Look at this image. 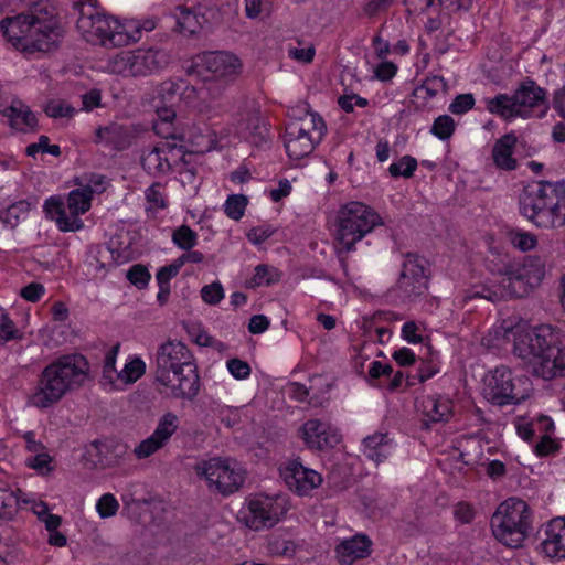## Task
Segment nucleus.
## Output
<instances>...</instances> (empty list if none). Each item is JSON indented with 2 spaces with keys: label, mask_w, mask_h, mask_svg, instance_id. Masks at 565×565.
Returning a JSON list of instances; mask_svg holds the SVG:
<instances>
[{
  "label": "nucleus",
  "mask_w": 565,
  "mask_h": 565,
  "mask_svg": "<svg viewBox=\"0 0 565 565\" xmlns=\"http://www.w3.org/2000/svg\"><path fill=\"white\" fill-rule=\"evenodd\" d=\"M0 30L8 43L25 53L57 47L64 33L56 9L47 1L36 2L26 14L6 17Z\"/></svg>",
  "instance_id": "1"
},
{
  "label": "nucleus",
  "mask_w": 565,
  "mask_h": 565,
  "mask_svg": "<svg viewBox=\"0 0 565 565\" xmlns=\"http://www.w3.org/2000/svg\"><path fill=\"white\" fill-rule=\"evenodd\" d=\"M513 353L536 377L550 381L565 376V344L548 324L515 333Z\"/></svg>",
  "instance_id": "2"
},
{
  "label": "nucleus",
  "mask_w": 565,
  "mask_h": 565,
  "mask_svg": "<svg viewBox=\"0 0 565 565\" xmlns=\"http://www.w3.org/2000/svg\"><path fill=\"white\" fill-rule=\"evenodd\" d=\"M88 362L82 354H66L47 364L39 374L28 396V404L47 409L70 392L83 386L88 377Z\"/></svg>",
  "instance_id": "3"
},
{
  "label": "nucleus",
  "mask_w": 565,
  "mask_h": 565,
  "mask_svg": "<svg viewBox=\"0 0 565 565\" xmlns=\"http://www.w3.org/2000/svg\"><path fill=\"white\" fill-rule=\"evenodd\" d=\"M156 381L169 390L171 396L193 399L200 390V377L194 358L181 341L162 343L156 356Z\"/></svg>",
  "instance_id": "4"
},
{
  "label": "nucleus",
  "mask_w": 565,
  "mask_h": 565,
  "mask_svg": "<svg viewBox=\"0 0 565 565\" xmlns=\"http://www.w3.org/2000/svg\"><path fill=\"white\" fill-rule=\"evenodd\" d=\"M382 225V217L371 206L352 201L337 212L334 241L339 253L355 250V244Z\"/></svg>",
  "instance_id": "5"
},
{
  "label": "nucleus",
  "mask_w": 565,
  "mask_h": 565,
  "mask_svg": "<svg viewBox=\"0 0 565 565\" xmlns=\"http://www.w3.org/2000/svg\"><path fill=\"white\" fill-rule=\"evenodd\" d=\"M558 182L540 181L523 189L519 210L527 221L541 228L564 226L557 201Z\"/></svg>",
  "instance_id": "6"
},
{
  "label": "nucleus",
  "mask_w": 565,
  "mask_h": 565,
  "mask_svg": "<svg viewBox=\"0 0 565 565\" xmlns=\"http://www.w3.org/2000/svg\"><path fill=\"white\" fill-rule=\"evenodd\" d=\"M77 29L87 42L104 46H125L138 41L137 25L120 23L97 7H87L77 19Z\"/></svg>",
  "instance_id": "7"
},
{
  "label": "nucleus",
  "mask_w": 565,
  "mask_h": 565,
  "mask_svg": "<svg viewBox=\"0 0 565 565\" xmlns=\"http://www.w3.org/2000/svg\"><path fill=\"white\" fill-rule=\"evenodd\" d=\"M533 512L521 499L510 498L503 501L491 518L494 537L505 546H522L532 530Z\"/></svg>",
  "instance_id": "8"
},
{
  "label": "nucleus",
  "mask_w": 565,
  "mask_h": 565,
  "mask_svg": "<svg viewBox=\"0 0 565 565\" xmlns=\"http://www.w3.org/2000/svg\"><path fill=\"white\" fill-rule=\"evenodd\" d=\"M326 130L323 119L316 113H307L303 117L289 121L284 136L288 157L299 160L309 156L324 137Z\"/></svg>",
  "instance_id": "9"
},
{
  "label": "nucleus",
  "mask_w": 565,
  "mask_h": 565,
  "mask_svg": "<svg viewBox=\"0 0 565 565\" xmlns=\"http://www.w3.org/2000/svg\"><path fill=\"white\" fill-rule=\"evenodd\" d=\"M93 191L89 185H78L72 190L66 200L68 213L65 210V203L61 196H50L44 202V212L54 220L58 228L63 232H75L83 228L84 223L79 218L92 206Z\"/></svg>",
  "instance_id": "10"
},
{
  "label": "nucleus",
  "mask_w": 565,
  "mask_h": 565,
  "mask_svg": "<svg viewBox=\"0 0 565 565\" xmlns=\"http://www.w3.org/2000/svg\"><path fill=\"white\" fill-rule=\"evenodd\" d=\"M194 470L199 477L205 479L210 490L224 495L237 491L245 479V470L230 458L202 460L195 465Z\"/></svg>",
  "instance_id": "11"
},
{
  "label": "nucleus",
  "mask_w": 565,
  "mask_h": 565,
  "mask_svg": "<svg viewBox=\"0 0 565 565\" xmlns=\"http://www.w3.org/2000/svg\"><path fill=\"white\" fill-rule=\"evenodd\" d=\"M287 511L286 495L254 494L247 500L246 525L255 531L271 527L284 518Z\"/></svg>",
  "instance_id": "12"
},
{
  "label": "nucleus",
  "mask_w": 565,
  "mask_h": 565,
  "mask_svg": "<svg viewBox=\"0 0 565 565\" xmlns=\"http://www.w3.org/2000/svg\"><path fill=\"white\" fill-rule=\"evenodd\" d=\"M162 54L152 49L121 51L108 60L110 73L124 77L147 76L159 70Z\"/></svg>",
  "instance_id": "13"
},
{
  "label": "nucleus",
  "mask_w": 565,
  "mask_h": 565,
  "mask_svg": "<svg viewBox=\"0 0 565 565\" xmlns=\"http://www.w3.org/2000/svg\"><path fill=\"white\" fill-rule=\"evenodd\" d=\"M399 296L413 301L428 289V267L424 258L407 254L402 263V270L396 284Z\"/></svg>",
  "instance_id": "14"
},
{
  "label": "nucleus",
  "mask_w": 565,
  "mask_h": 565,
  "mask_svg": "<svg viewBox=\"0 0 565 565\" xmlns=\"http://www.w3.org/2000/svg\"><path fill=\"white\" fill-rule=\"evenodd\" d=\"M484 396L499 406L518 404L526 398L527 390H520L512 371L501 365L486 379Z\"/></svg>",
  "instance_id": "15"
},
{
  "label": "nucleus",
  "mask_w": 565,
  "mask_h": 565,
  "mask_svg": "<svg viewBox=\"0 0 565 565\" xmlns=\"http://www.w3.org/2000/svg\"><path fill=\"white\" fill-rule=\"evenodd\" d=\"M513 96L520 118L533 117L535 109L541 107L543 109L539 117H543L548 108L546 89L531 78H525L514 90Z\"/></svg>",
  "instance_id": "16"
},
{
  "label": "nucleus",
  "mask_w": 565,
  "mask_h": 565,
  "mask_svg": "<svg viewBox=\"0 0 565 565\" xmlns=\"http://www.w3.org/2000/svg\"><path fill=\"white\" fill-rule=\"evenodd\" d=\"M280 476L287 487L298 495H307L322 483V476L298 460H291L280 468Z\"/></svg>",
  "instance_id": "17"
},
{
  "label": "nucleus",
  "mask_w": 565,
  "mask_h": 565,
  "mask_svg": "<svg viewBox=\"0 0 565 565\" xmlns=\"http://www.w3.org/2000/svg\"><path fill=\"white\" fill-rule=\"evenodd\" d=\"M300 436L308 448L316 450L334 448L341 441L335 427L317 418L308 419L301 426Z\"/></svg>",
  "instance_id": "18"
},
{
  "label": "nucleus",
  "mask_w": 565,
  "mask_h": 565,
  "mask_svg": "<svg viewBox=\"0 0 565 565\" xmlns=\"http://www.w3.org/2000/svg\"><path fill=\"white\" fill-rule=\"evenodd\" d=\"M201 64L213 77L225 82L236 77L243 67L242 61L235 54L224 51L204 53Z\"/></svg>",
  "instance_id": "19"
},
{
  "label": "nucleus",
  "mask_w": 565,
  "mask_h": 565,
  "mask_svg": "<svg viewBox=\"0 0 565 565\" xmlns=\"http://www.w3.org/2000/svg\"><path fill=\"white\" fill-rule=\"evenodd\" d=\"M136 139L132 126L110 122L95 130L94 142L115 151L128 149Z\"/></svg>",
  "instance_id": "20"
},
{
  "label": "nucleus",
  "mask_w": 565,
  "mask_h": 565,
  "mask_svg": "<svg viewBox=\"0 0 565 565\" xmlns=\"http://www.w3.org/2000/svg\"><path fill=\"white\" fill-rule=\"evenodd\" d=\"M416 409L426 427L430 424L447 422L452 415V401L447 396L423 395L416 399Z\"/></svg>",
  "instance_id": "21"
},
{
  "label": "nucleus",
  "mask_w": 565,
  "mask_h": 565,
  "mask_svg": "<svg viewBox=\"0 0 565 565\" xmlns=\"http://www.w3.org/2000/svg\"><path fill=\"white\" fill-rule=\"evenodd\" d=\"M542 552L550 558L565 559V516L552 519L545 526Z\"/></svg>",
  "instance_id": "22"
},
{
  "label": "nucleus",
  "mask_w": 565,
  "mask_h": 565,
  "mask_svg": "<svg viewBox=\"0 0 565 565\" xmlns=\"http://www.w3.org/2000/svg\"><path fill=\"white\" fill-rule=\"evenodd\" d=\"M177 150L175 145L169 141L147 148L141 156V164L143 169L152 175L164 174L171 170L170 157Z\"/></svg>",
  "instance_id": "23"
},
{
  "label": "nucleus",
  "mask_w": 565,
  "mask_h": 565,
  "mask_svg": "<svg viewBox=\"0 0 565 565\" xmlns=\"http://www.w3.org/2000/svg\"><path fill=\"white\" fill-rule=\"evenodd\" d=\"M372 541L365 534H356L341 541L335 547L337 558L342 565H352L355 561L371 554Z\"/></svg>",
  "instance_id": "24"
},
{
  "label": "nucleus",
  "mask_w": 565,
  "mask_h": 565,
  "mask_svg": "<svg viewBox=\"0 0 565 565\" xmlns=\"http://www.w3.org/2000/svg\"><path fill=\"white\" fill-rule=\"evenodd\" d=\"M265 127L260 125V116L254 103L246 105L244 110L236 114L235 131L241 138L256 142L265 138Z\"/></svg>",
  "instance_id": "25"
},
{
  "label": "nucleus",
  "mask_w": 565,
  "mask_h": 565,
  "mask_svg": "<svg viewBox=\"0 0 565 565\" xmlns=\"http://www.w3.org/2000/svg\"><path fill=\"white\" fill-rule=\"evenodd\" d=\"M516 141L514 132L505 134L495 140L491 152L495 168L503 171H513L518 168V160L513 156Z\"/></svg>",
  "instance_id": "26"
},
{
  "label": "nucleus",
  "mask_w": 565,
  "mask_h": 565,
  "mask_svg": "<svg viewBox=\"0 0 565 565\" xmlns=\"http://www.w3.org/2000/svg\"><path fill=\"white\" fill-rule=\"evenodd\" d=\"M446 89L447 83L444 77L438 75L429 76L419 87L415 88L413 98L411 99V105L415 110H429L431 109V106H428L426 99H430L439 94H444L446 93Z\"/></svg>",
  "instance_id": "27"
},
{
  "label": "nucleus",
  "mask_w": 565,
  "mask_h": 565,
  "mask_svg": "<svg viewBox=\"0 0 565 565\" xmlns=\"http://www.w3.org/2000/svg\"><path fill=\"white\" fill-rule=\"evenodd\" d=\"M2 113L15 130L25 132L36 126L35 115L20 100H13Z\"/></svg>",
  "instance_id": "28"
},
{
  "label": "nucleus",
  "mask_w": 565,
  "mask_h": 565,
  "mask_svg": "<svg viewBox=\"0 0 565 565\" xmlns=\"http://www.w3.org/2000/svg\"><path fill=\"white\" fill-rule=\"evenodd\" d=\"M363 454L376 463L386 459L392 451V439L387 434L376 433L363 440Z\"/></svg>",
  "instance_id": "29"
},
{
  "label": "nucleus",
  "mask_w": 565,
  "mask_h": 565,
  "mask_svg": "<svg viewBox=\"0 0 565 565\" xmlns=\"http://www.w3.org/2000/svg\"><path fill=\"white\" fill-rule=\"evenodd\" d=\"M502 300L507 298H521L533 288L519 270L510 271L499 280Z\"/></svg>",
  "instance_id": "30"
},
{
  "label": "nucleus",
  "mask_w": 565,
  "mask_h": 565,
  "mask_svg": "<svg viewBox=\"0 0 565 565\" xmlns=\"http://www.w3.org/2000/svg\"><path fill=\"white\" fill-rule=\"evenodd\" d=\"M20 493L19 488L13 487L0 475V518L8 520L13 518L21 501Z\"/></svg>",
  "instance_id": "31"
},
{
  "label": "nucleus",
  "mask_w": 565,
  "mask_h": 565,
  "mask_svg": "<svg viewBox=\"0 0 565 565\" xmlns=\"http://www.w3.org/2000/svg\"><path fill=\"white\" fill-rule=\"evenodd\" d=\"M484 106L489 113L497 115L504 120H512L520 117L513 94H498L494 97L484 98Z\"/></svg>",
  "instance_id": "32"
},
{
  "label": "nucleus",
  "mask_w": 565,
  "mask_h": 565,
  "mask_svg": "<svg viewBox=\"0 0 565 565\" xmlns=\"http://www.w3.org/2000/svg\"><path fill=\"white\" fill-rule=\"evenodd\" d=\"M408 4L419 12H455L467 8L469 0H408Z\"/></svg>",
  "instance_id": "33"
},
{
  "label": "nucleus",
  "mask_w": 565,
  "mask_h": 565,
  "mask_svg": "<svg viewBox=\"0 0 565 565\" xmlns=\"http://www.w3.org/2000/svg\"><path fill=\"white\" fill-rule=\"evenodd\" d=\"M175 30L184 35L195 34L201 29L200 17L184 6H178L173 11Z\"/></svg>",
  "instance_id": "34"
},
{
  "label": "nucleus",
  "mask_w": 565,
  "mask_h": 565,
  "mask_svg": "<svg viewBox=\"0 0 565 565\" xmlns=\"http://www.w3.org/2000/svg\"><path fill=\"white\" fill-rule=\"evenodd\" d=\"M118 351L119 344L109 349L105 354L103 363L102 384L108 385L111 390H119L118 380H116V375L119 372L115 367Z\"/></svg>",
  "instance_id": "35"
},
{
  "label": "nucleus",
  "mask_w": 565,
  "mask_h": 565,
  "mask_svg": "<svg viewBox=\"0 0 565 565\" xmlns=\"http://www.w3.org/2000/svg\"><path fill=\"white\" fill-rule=\"evenodd\" d=\"M146 373V363L140 358L128 361L124 369L116 375L118 385H129L137 382Z\"/></svg>",
  "instance_id": "36"
},
{
  "label": "nucleus",
  "mask_w": 565,
  "mask_h": 565,
  "mask_svg": "<svg viewBox=\"0 0 565 565\" xmlns=\"http://www.w3.org/2000/svg\"><path fill=\"white\" fill-rule=\"evenodd\" d=\"M280 278L281 274L277 268L265 264L257 265L253 278L247 281V287L270 286L278 282Z\"/></svg>",
  "instance_id": "37"
},
{
  "label": "nucleus",
  "mask_w": 565,
  "mask_h": 565,
  "mask_svg": "<svg viewBox=\"0 0 565 565\" xmlns=\"http://www.w3.org/2000/svg\"><path fill=\"white\" fill-rule=\"evenodd\" d=\"M178 427V416L172 412H168L161 416L154 431L151 435L160 440L163 445H167L170 438L177 431Z\"/></svg>",
  "instance_id": "38"
},
{
  "label": "nucleus",
  "mask_w": 565,
  "mask_h": 565,
  "mask_svg": "<svg viewBox=\"0 0 565 565\" xmlns=\"http://www.w3.org/2000/svg\"><path fill=\"white\" fill-rule=\"evenodd\" d=\"M518 270L526 278L527 285L534 288L540 285L545 275V265L539 257H529Z\"/></svg>",
  "instance_id": "39"
},
{
  "label": "nucleus",
  "mask_w": 565,
  "mask_h": 565,
  "mask_svg": "<svg viewBox=\"0 0 565 565\" xmlns=\"http://www.w3.org/2000/svg\"><path fill=\"white\" fill-rule=\"evenodd\" d=\"M226 88V82L218 78H211L203 83L201 87L193 88L196 92L198 97L203 100H216L218 99Z\"/></svg>",
  "instance_id": "40"
},
{
  "label": "nucleus",
  "mask_w": 565,
  "mask_h": 565,
  "mask_svg": "<svg viewBox=\"0 0 565 565\" xmlns=\"http://www.w3.org/2000/svg\"><path fill=\"white\" fill-rule=\"evenodd\" d=\"M172 242L179 248L190 250L198 244V234L189 225H181L174 230Z\"/></svg>",
  "instance_id": "41"
},
{
  "label": "nucleus",
  "mask_w": 565,
  "mask_h": 565,
  "mask_svg": "<svg viewBox=\"0 0 565 565\" xmlns=\"http://www.w3.org/2000/svg\"><path fill=\"white\" fill-rule=\"evenodd\" d=\"M456 122L449 115L438 116L430 128V132L440 140H448L455 132Z\"/></svg>",
  "instance_id": "42"
},
{
  "label": "nucleus",
  "mask_w": 565,
  "mask_h": 565,
  "mask_svg": "<svg viewBox=\"0 0 565 565\" xmlns=\"http://www.w3.org/2000/svg\"><path fill=\"white\" fill-rule=\"evenodd\" d=\"M21 334L15 323L10 319L7 311L0 307V344L20 339Z\"/></svg>",
  "instance_id": "43"
},
{
  "label": "nucleus",
  "mask_w": 565,
  "mask_h": 565,
  "mask_svg": "<svg viewBox=\"0 0 565 565\" xmlns=\"http://www.w3.org/2000/svg\"><path fill=\"white\" fill-rule=\"evenodd\" d=\"M509 239L511 244L521 252L531 250L537 244V237L535 234L521 230L511 231L509 233Z\"/></svg>",
  "instance_id": "44"
},
{
  "label": "nucleus",
  "mask_w": 565,
  "mask_h": 565,
  "mask_svg": "<svg viewBox=\"0 0 565 565\" xmlns=\"http://www.w3.org/2000/svg\"><path fill=\"white\" fill-rule=\"evenodd\" d=\"M417 169V160L408 154L403 156L397 162H393L390 168V174L394 178H411Z\"/></svg>",
  "instance_id": "45"
},
{
  "label": "nucleus",
  "mask_w": 565,
  "mask_h": 565,
  "mask_svg": "<svg viewBox=\"0 0 565 565\" xmlns=\"http://www.w3.org/2000/svg\"><path fill=\"white\" fill-rule=\"evenodd\" d=\"M145 198L150 210L166 209L168 206L163 185L159 182H156L146 189Z\"/></svg>",
  "instance_id": "46"
},
{
  "label": "nucleus",
  "mask_w": 565,
  "mask_h": 565,
  "mask_svg": "<svg viewBox=\"0 0 565 565\" xmlns=\"http://www.w3.org/2000/svg\"><path fill=\"white\" fill-rule=\"evenodd\" d=\"M247 205V199L242 194L230 195L224 204L225 214L235 221L243 217Z\"/></svg>",
  "instance_id": "47"
},
{
  "label": "nucleus",
  "mask_w": 565,
  "mask_h": 565,
  "mask_svg": "<svg viewBox=\"0 0 565 565\" xmlns=\"http://www.w3.org/2000/svg\"><path fill=\"white\" fill-rule=\"evenodd\" d=\"M52 461L53 459L50 454L42 450L41 452L29 456L25 459V465L42 475H47L53 470Z\"/></svg>",
  "instance_id": "48"
},
{
  "label": "nucleus",
  "mask_w": 565,
  "mask_h": 565,
  "mask_svg": "<svg viewBox=\"0 0 565 565\" xmlns=\"http://www.w3.org/2000/svg\"><path fill=\"white\" fill-rule=\"evenodd\" d=\"M126 277L138 289L146 288L151 279L148 268L141 264L132 265L127 271Z\"/></svg>",
  "instance_id": "49"
},
{
  "label": "nucleus",
  "mask_w": 565,
  "mask_h": 565,
  "mask_svg": "<svg viewBox=\"0 0 565 565\" xmlns=\"http://www.w3.org/2000/svg\"><path fill=\"white\" fill-rule=\"evenodd\" d=\"M44 111L51 118H70L75 114V108L64 100H50Z\"/></svg>",
  "instance_id": "50"
},
{
  "label": "nucleus",
  "mask_w": 565,
  "mask_h": 565,
  "mask_svg": "<svg viewBox=\"0 0 565 565\" xmlns=\"http://www.w3.org/2000/svg\"><path fill=\"white\" fill-rule=\"evenodd\" d=\"M469 298H483L492 302H498L502 300V292L500 289L499 281L492 285H482L476 287Z\"/></svg>",
  "instance_id": "51"
},
{
  "label": "nucleus",
  "mask_w": 565,
  "mask_h": 565,
  "mask_svg": "<svg viewBox=\"0 0 565 565\" xmlns=\"http://www.w3.org/2000/svg\"><path fill=\"white\" fill-rule=\"evenodd\" d=\"M164 446L160 440L150 435L134 449V454L138 459H146Z\"/></svg>",
  "instance_id": "52"
},
{
  "label": "nucleus",
  "mask_w": 565,
  "mask_h": 565,
  "mask_svg": "<svg viewBox=\"0 0 565 565\" xmlns=\"http://www.w3.org/2000/svg\"><path fill=\"white\" fill-rule=\"evenodd\" d=\"M119 509L117 499L111 493L103 494L96 504V510L100 518L114 516Z\"/></svg>",
  "instance_id": "53"
},
{
  "label": "nucleus",
  "mask_w": 565,
  "mask_h": 565,
  "mask_svg": "<svg viewBox=\"0 0 565 565\" xmlns=\"http://www.w3.org/2000/svg\"><path fill=\"white\" fill-rule=\"evenodd\" d=\"M475 97L472 94H460L449 105V110L455 115H461L472 109Z\"/></svg>",
  "instance_id": "54"
},
{
  "label": "nucleus",
  "mask_w": 565,
  "mask_h": 565,
  "mask_svg": "<svg viewBox=\"0 0 565 565\" xmlns=\"http://www.w3.org/2000/svg\"><path fill=\"white\" fill-rule=\"evenodd\" d=\"M201 296L204 302L217 305L224 298V290L220 282H213L202 288Z\"/></svg>",
  "instance_id": "55"
},
{
  "label": "nucleus",
  "mask_w": 565,
  "mask_h": 565,
  "mask_svg": "<svg viewBox=\"0 0 565 565\" xmlns=\"http://www.w3.org/2000/svg\"><path fill=\"white\" fill-rule=\"evenodd\" d=\"M181 267L182 265L179 263L178 258L170 265L161 267L156 275L158 285L170 286V280L179 274Z\"/></svg>",
  "instance_id": "56"
},
{
  "label": "nucleus",
  "mask_w": 565,
  "mask_h": 565,
  "mask_svg": "<svg viewBox=\"0 0 565 565\" xmlns=\"http://www.w3.org/2000/svg\"><path fill=\"white\" fill-rule=\"evenodd\" d=\"M228 372L237 380H245L250 375V366L239 359H231L226 362Z\"/></svg>",
  "instance_id": "57"
},
{
  "label": "nucleus",
  "mask_w": 565,
  "mask_h": 565,
  "mask_svg": "<svg viewBox=\"0 0 565 565\" xmlns=\"http://www.w3.org/2000/svg\"><path fill=\"white\" fill-rule=\"evenodd\" d=\"M537 438L545 435H551L554 431V423L551 417L546 415H539L531 419Z\"/></svg>",
  "instance_id": "58"
},
{
  "label": "nucleus",
  "mask_w": 565,
  "mask_h": 565,
  "mask_svg": "<svg viewBox=\"0 0 565 565\" xmlns=\"http://www.w3.org/2000/svg\"><path fill=\"white\" fill-rule=\"evenodd\" d=\"M45 294V288L40 282H31L20 290V296L30 302H38Z\"/></svg>",
  "instance_id": "59"
},
{
  "label": "nucleus",
  "mask_w": 565,
  "mask_h": 565,
  "mask_svg": "<svg viewBox=\"0 0 565 565\" xmlns=\"http://www.w3.org/2000/svg\"><path fill=\"white\" fill-rule=\"evenodd\" d=\"M362 11L367 17H375L386 10L394 0H363Z\"/></svg>",
  "instance_id": "60"
},
{
  "label": "nucleus",
  "mask_w": 565,
  "mask_h": 565,
  "mask_svg": "<svg viewBox=\"0 0 565 565\" xmlns=\"http://www.w3.org/2000/svg\"><path fill=\"white\" fill-rule=\"evenodd\" d=\"M454 516L461 524H468L475 518V510L471 504L459 502L454 508Z\"/></svg>",
  "instance_id": "61"
},
{
  "label": "nucleus",
  "mask_w": 565,
  "mask_h": 565,
  "mask_svg": "<svg viewBox=\"0 0 565 565\" xmlns=\"http://www.w3.org/2000/svg\"><path fill=\"white\" fill-rule=\"evenodd\" d=\"M273 234L274 230L270 226L262 225L249 230L247 238L254 245H259L268 239Z\"/></svg>",
  "instance_id": "62"
},
{
  "label": "nucleus",
  "mask_w": 565,
  "mask_h": 565,
  "mask_svg": "<svg viewBox=\"0 0 565 565\" xmlns=\"http://www.w3.org/2000/svg\"><path fill=\"white\" fill-rule=\"evenodd\" d=\"M558 449V444L551 437L545 435L540 437V441L535 445V452L540 457L554 454Z\"/></svg>",
  "instance_id": "63"
},
{
  "label": "nucleus",
  "mask_w": 565,
  "mask_h": 565,
  "mask_svg": "<svg viewBox=\"0 0 565 565\" xmlns=\"http://www.w3.org/2000/svg\"><path fill=\"white\" fill-rule=\"evenodd\" d=\"M402 337L408 343H420L423 341V337L419 333V327L414 321H407L402 327Z\"/></svg>",
  "instance_id": "64"
}]
</instances>
